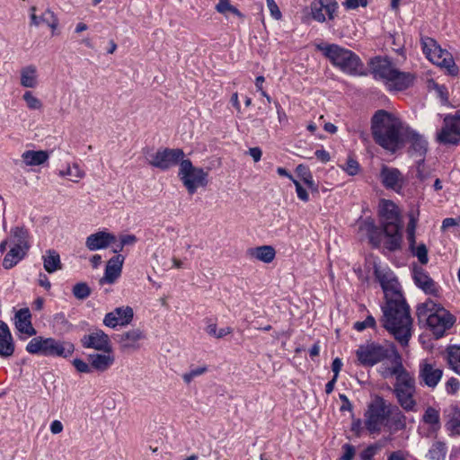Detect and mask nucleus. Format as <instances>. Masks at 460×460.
I'll return each mask as SVG.
<instances>
[{
  "label": "nucleus",
  "instance_id": "obj_44",
  "mask_svg": "<svg viewBox=\"0 0 460 460\" xmlns=\"http://www.w3.org/2000/svg\"><path fill=\"white\" fill-rule=\"evenodd\" d=\"M447 362L451 368L460 375V347L453 346L447 349Z\"/></svg>",
  "mask_w": 460,
  "mask_h": 460
},
{
  "label": "nucleus",
  "instance_id": "obj_33",
  "mask_svg": "<svg viewBox=\"0 0 460 460\" xmlns=\"http://www.w3.org/2000/svg\"><path fill=\"white\" fill-rule=\"evenodd\" d=\"M407 140L410 144V152L412 155L423 157L428 149L427 140L415 131L407 132Z\"/></svg>",
  "mask_w": 460,
  "mask_h": 460
},
{
  "label": "nucleus",
  "instance_id": "obj_7",
  "mask_svg": "<svg viewBox=\"0 0 460 460\" xmlns=\"http://www.w3.org/2000/svg\"><path fill=\"white\" fill-rule=\"evenodd\" d=\"M421 46L423 53L432 63L446 68L451 75H458L459 69L452 55L447 50L441 49L434 39L422 37Z\"/></svg>",
  "mask_w": 460,
  "mask_h": 460
},
{
  "label": "nucleus",
  "instance_id": "obj_61",
  "mask_svg": "<svg viewBox=\"0 0 460 460\" xmlns=\"http://www.w3.org/2000/svg\"><path fill=\"white\" fill-rule=\"evenodd\" d=\"M344 453L341 457V460H352L355 455V448L349 444H345L342 447Z\"/></svg>",
  "mask_w": 460,
  "mask_h": 460
},
{
  "label": "nucleus",
  "instance_id": "obj_18",
  "mask_svg": "<svg viewBox=\"0 0 460 460\" xmlns=\"http://www.w3.org/2000/svg\"><path fill=\"white\" fill-rule=\"evenodd\" d=\"M379 215L383 228L390 226V225L401 226L399 210L393 201L382 199L379 204Z\"/></svg>",
  "mask_w": 460,
  "mask_h": 460
},
{
  "label": "nucleus",
  "instance_id": "obj_22",
  "mask_svg": "<svg viewBox=\"0 0 460 460\" xmlns=\"http://www.w3.org/2000/svg\"><path fill=\"white\" fill-rule=\"evenodd\" d=\"M117 237L108 231H99L87 236L85 246L90 251H97L115 243Z\"/></svg>",
  "mask_w": 460,
  "mask_h": 460
},
{
  "label": "nucleus",
  "instance_id": "obj_63",
  "mask_svg": "<svg viewBox=\"0 0 460 460\" xmlns=\"http://www.w3.org/2000/svg\"><path fill=\"white\" fill-rule=\"evenodd\" d=\"M446 389L449 394H455L459 389V382L457 379L452 377L447 380Z\"/></svg>",
  "mask_w": 460,
  "mask_h": 460
},
{
  "label": "nucleus",
  "instance_id": "obj_1",
  "mask_svg": "<svg viewBox=\"0 0 460 460\" xmlns=\"http://www.w3.org/2000/svg\"><path fill=\"white\" fill-rule=\"evenodd\" d=\"M383 326L394 335L402 346H406L411 337L412 318L410 307L402 294H395L394 297L386 299L382 307Z\"/></svg>",
  "mask_w": 460,
  "mask_h": 460
},
{
  "label": "nucleus",
  "instance_id": "obj_41",
  "mask_svg": "<svg viewBox=\"0 0 460 460\" xmlns=\"http://www.w3.org/2000/svg\"><path fill=\"white\" fill-rule=\"evenodd\" d=\"M447 446L444 442L436 441L429 448L427 457L429 460H445L447 456Z\"/></svg>",
  "mask_w": 460,
  "mask_h": 460
},
{
  "label": "nucleus",
  "instance_id": "obj_51",
  "mask_svg": "<svg viewBox=\"0 0 460 460\" xmlns=\"http://www.w3.org/2000/svg\"><path fill=\"white\" fill-rule=\"evenodd\" d=\"M417 178L424 182L426 181L428 179L430 178L431 176V171L428 168H426L425 164H424V160L423 158H420L418 162H417Z\"/></svg>",
  "mask_w": 460,
  "mask_h": 460
},
{
  "label": "nucleus",
  "instance_id": "obj_14",
  "mask_svg": "<svg viewBox=\"0 0 460 460\" xmlns=\"http://www.w3.org/2000/svg\"><path fill=\"white\" fill-rule=\"evenodd\" d=\"M134 317L132 307L119 306L110 313H107L103 318V324L107 327L115 329L117 326H127L130 324Z\"/></svg>",
  "mask_w": 460,
  "mask_h": 460
},
{
  "label": "nucleus",
  "instance_id": "obj_40",
  "mask_svg": "<svg viewBox=\"0 0 460 460\" xmlns=\"http://www.w3.org/2000/svg\"><path fill=\"white\" fill-rule=\"evenodd\" d=\"M447 429L451 435L460 436V408L452 407L446 423Z\"/></svg>",
  "mask_w": 460,
  "mask_h": 460
},
{
  "label": "nucleus",
  "instance_id": "obj_56",
  "mask_svg": "<svg viewBox=\"0 0 460 460\" xmlns=\"http://www.w3.org/2000/svg\"><path fill=\"white\" fill-rule=\"evenodd\" d=\"M292 182L296 187L297 198L304 202H307L309 200V194L306 191V190L301 185V183L297 180L295 179L293 180Z\"/></svg>",
  "mask_w": 460,
  "mask_h": 460
},
{
  "label": "nucleus",
  "instance_id": "obj_36",
  "mask_svg": "<svg viewBox=\"0 0 460 460\" xmlns=\"http://www.w3.org/2000/svg\"><path fill=\"white\" fill-rule=\"evenodd\" d=\"M49 338L41 336L32 338L26 346V351L30 354H38L48 357Z\"/></svg>",
  "mask_w": 460,
  "mask_h": 460
},
{
  "label": "nucleus",
  "instance_id": "obj_23",
  "mask_svg": "<svg viewBox=\"0 0 460 460\" xmlns=\"http://www.w3.org/2000/svg\"><path fill=\"white\" fill-rule=\"evenodd\" d=\"M385 85L389 91H403L413 84L415 76L408 72H402L395 68Z\"/></svg>",
  "mask_w": 460,
  "mask_h": 460
},
{
  "label": "nucleus",
  "instance_id": "obj_27",
  "mask_svg": "<svg viewBox=\"0 0 460 460\" xmlns=\"http://www.w3.org/2000/svg\"><path fill=\"white\" fill-rule=\"evenodd\" d=\"M413 279L415 284L425 293L438 295V288L434 280L421 268H416L413 271Z\"/></svg>",
  "mask_w": 460,
  "mask_h": 460
},
{
  "label": "nucleus",
  "instance_id": "obj_11",
  "mask_svg": "<svg viewBox=\"0 0 460 460\" xmlns=\"http://www.w3.org/2000/svg\"><path fill=\"white\" fill-rule=\"evenodd\" d=\"M185 154L181 148H161L158 149L148 161L153 167L166 171L184 161Z\"/></svg>",
  "mask_w": 460,
  "mask_h": 460
},
{
  "label": "nucleus",
  "instance_id": "obj_62",
  "mask_svg": "<svg viewBox=\"0 0 460 460\" xmlns=\"http://www.w3.org/2000/svg\"><path fill=\"white\" fill-rule=\"evenodd\" d=\"M376 452V448L373 446H369L360 453L359 458L363 460H371L375 456Z\"/></svg>",
  "mask_w": 460,
  "mask_h": 460
},
{
  "label": "nucleus",
  "instance_id": "obj_53",
  "mask_svg": "<svg viewBox=\"0 0 460 460\" xmlns=\"http://www.w3.org/2000/svg\"><path fill=\"white\" fill-rule=\"evenodd\" d=\"M44 23H46L51 29L52 35H54L58 26V19L56 14L49 9L46 10Z\"/></svg>",
  "mask_w": 460,
  "mask_h": 460
},
{
  "label": "nucleus",
  "instance_id": "obj_31",
  "mask_svg": "<svg viewBox=\"0 0 460 460\" xmlns=\"http://www.w3.org/2000/svg\"><path fill=\"white\" fill-rule=\"evenodd\" d=\"M359 231L367 236L369 243L374 247L380 246L384 231L383 229L381 230L376 227L372 220L366 219L361 222L359 225Z\"/></svg>",
  "mask_w": 460,
  "mask_h": 460
},
{
  "label": "nucleus",
  "instance_id": "obj_59",
  "mask_svg": "<svg viewBox=\"0 0 460 460\" xmlns=\"http://www.w3.org/2000/svg\"><path fill=\"white\" fill-rule=\"evenodd\" d=\"M267 1V6L270 12L271 16L276 19L279 20L281 18V12L276 4L274 0H266Z\"/></svg>",
  "mask_w": 460,
  "mask_h": 460
},
{
  "label": "nucleus",
  "instance_id": "obj_12",
  "mask_svg": "<svg viewBox=\"0 0 460 460\" xmlns=\"http://www.w3.org/2000/svg\"><path fill=\"white\" fill-rule=\"evenodd\" d=\"M379 180L385 189L397 193H400L405 185V179L402 172L397 168L385 164H383L380 169Z\"/></svg>",
  "mask_w": 460,
  "mask_h": 460
},
{
  "label": "nucleus",
  "instance_id": "obj_20",
  "mask_svg": "<svg viewBox=\"0 0 460 460\" xmlns=\"http://www.w3.org/2000/svg\"><path fill=\"white\" fill-rule=\"evenodd\" d=\"M337 8L338 4L336 1L325 3L323 0H316L312 2L310 5L313 19L319 22H323L326 20L324 12L328 18L332 20Z\"/></svg>",
  "mask_w": 460,
  "mask_h": 460
},
{
  "label": "nucleus",
  "instance_id": "obj_21",
  "mask_svg": "<svg viewBox=\"0 0 460 460\" xmlns=\"http://www.w3.org/2000/svg\"><path fill=\"white\" fill-rule=\"evenodd\" d=\"M88 361L93 369L98 372H105L115 363L113 349L102 350V353L89 354Z\"/></svg>",
  "mask_w": 460,
  "mask_h": 460
},
{
  "label": "nucleus",
  "instance_id": "obj_58",
  "mask_svg": "<svg viewBox=\"0 0 460 460\" xmlns=\"http://www.w3.org/2000/svg\"><path fill=\"white\" fill-rule=\"evenodd\" d=\"M30 11H31V15H30V18H31V25H33V26H39L40 23H44V18H45V15H46V11L42 13V15L40 16H38L35 12H36V7L35 6H31L30 8Z\"/></svg>",
  "mask_w": 460,
  "mask_h": 460
},
{
  "label": "nucleus",
  "instance_id": "obj_50",
  "mask_svg": "<svg viewBox=\"0 0 460 460\" xmlns=\"http://www.w3.org/2000/svg\"><path fill=\"white\" fill-rule=\"evenodd\" d=\"M341 167L350 176L357 175L360 170L359 164L352 157H348L346 164Z\"/></svg>",
  "mask_w": 460,
  "mask_h": 460
},
{
  "label": "nucleus",
  "instance_id": "obj_49",
  "mask_svg": "<svg viewBox=\"0 0 460 460\" xmlns=\"http://www.w3.org/2000/svg\"><path fill=\"white\" fill-rule=\"evenodd\" d=\"M216 10L222 14H226V13H232L233 14L243 17V14L240 13V11L232 5L229 2V0H219L218 4L216 5Z\"/></svg>",
  "mask_w": 460,
  "mask_h": 460
},
{
  "label": "nucleus",
  "instance_id": "obj_8",
  "mask_svg": "<svg viewBox=\"0 0 460 460\" xmlns=\"http://www.w3.org/2000/svg\"><path fill=\"white\" fill-rule=\"evenodd\" d=\"M178 177L190 195L194 194L198 188L206 187L208 183V172L203 168L194 166L187 158L180 164Z\"/></svg>",
  "mask_w": 460,
  "mask_h": 460
},
{
  "label": "nucleus",
  "instance_id": "obj_52",
  "mask_svg": "<svg viewBox=\"0 0 460 460\" xmlns=\"http://www.w3.org/2000/svg\"><path fill=\"white\" fill-rule=\"evenodd\" d=\"M414 256H416L419 261L421 264H427L428 258V250L424 243L419 244L417 247H414V251H411Z\"/></svg>",
  "mask_w": 460,
  "mask_h": 460
},
{
  "label": "nucleus",
  "instance_id": "obj_42",
  "mask_svg": "<svg viewBox=\"0 0 460 460\" xmlns=\"http://www.w3.org/2000/svg\"><path fill=\"white\" fill-rule=\"evenodd\" d=\"M296 172L311 190L317 191L318 186L315 184L311 172L305 165H297L296 168Z\"/></svg>",
  "mask_w": 460,
  "mask_h": 460
},
{
  "label": "nucleus",
  "instance_id": "obj_30",
  "mask_svg": "<svg viewBox=\"0 0 460 460\" xmlns=\"http://www.w3.org/2000/svg\"><path fill=\"white\" fill-rule=\"evenodd\" d=\"M31 315L29 308H22L15 314V327L17 330L28 336L36 334V330L31 324Z\"/></svg>",
  "mask_w": 460,
  "mask_h": 460
},
{
  "label": "nucleus",
  "instance_id": "obj_46",
  "mask_svg": "<svg viewBox=\"0 0 460 460\" xmlns=\"http://www.w3.org/2000/svg\"><path fill=\"white\" fill-rule=\"evenodd\" d=\"M22 100L25 102L26 106L31 111H40L43 108L42 102L36 97L32 92L26 91L22 95Z\"/></svg>",
  "mask_w": 460,
  "mask_h": 460
},
{
  "label": "nucleus",
  "instance_id": "obj_54",
  "mask_svg": "<svg viewBox=\"0 0 460 460\" xmlns=\"http://www.w3.org/2000/svg\"><path fill=\"white\" fill-rule=\"evenodd\" d=\"M208 371L207 367H199L195 369H191L190 372L182 375V379L186 384H190L195 377L203 375Z\"/></svg>",
  "mask_w": 460,
  "mask_h": 460
},
{
  "label": "nucleus",
  "instance_id": "obj_3",
  "mask_svg": "<svg viewBox=\"0 0 460 460\" xmlns=\"http://www.w3.org/2000/svg\"><path fill=\"white\" fill-rule=\"evenodd\" d=\"M372 135L375 141L389 151L394 152L402 141V121L392 113L377 111L372 118Z\"/></svg>",
  "mask_w": 460,
  "mask_h": 460
},
{
  "label": "nucleus",
  "instance_id": "obj_38",
  "mask_svg": "<svg viewBox=\"0 0 460 460\" xmlns=\"http://www.w3.org/2000/svg\"><path fill=\"white\" fill-rule=\"evenodd\" d=\"M28 249L17 245H13L4 258V268L9 270L15 266L21 260L23 259Z\"/></svg>",
  "mask_w": 460,
  "mask_h": 460
},
{
  "label": "nucleus",
  "instance_id": "obj_2",
  "mask_svg": "<svg viewBox=\"0 0 460 460\" xmlns=\"http://www.w3.org/2000/svg\"><path fill=\"white\" fill-rule=\"evenodd\" d=\"M383 377L394 376L393 393L397 399L399 405L406 411H416L417 402L414 398L416 393V381L414 375L410 373L402 365V360L390 367H381Z\"/></svg>",
  "mask_w": 460,
  "mask_h": 460
},
{
  "label": "nucleus",
  "instance_id": "obj_5",
  "mask_svg": "<svg viewBox=\"0 0 460 460\" xmlns=\"http://www.w3.org/2000/svg\"><path fill=\"white\" fill-rule=\"evenodd\" d=\"M416 313L420 321L426 320L429 328L437 339L441 338L446 331L455 323V317L431 299L419 305Z\"/></svg>",
  "mask_w": 460,
  "mask_h": 460
},
{
  "label": "nucleus",
  "instance_id": "obj_25",
  "mask_svg": "<svg viewBox=\"0 0 460 460\" xmlns=\"http://www.w3.org/2000/svg\"><path fill=\"white\" fill-rule=\"evenodd\" d=\"M407 418L398 406L389 402L385 426L391 432H397L406 429Z\"/></svg>",
  "mask_w": 460,
  "mask_h": 460
},
{
  "label": "nucleus",
  "instance_id": "obj_57",
  "mask_svg": "<svg viewBox=\"0 0 460 460\" xmlns=\"http://www.w3.org/2000/svg\"><path fill=\"white\" fill-rule=\"evenodd\" d=\"M73 366L80 373H90L93 369L90 363H86L83 359H80V358L74 359Z\"/></svg>",
  "mask_w": 460,
  "mask_h": 460
},
{
  "label": "nucleus",
  "instance_id": "obj_35",
  "mask_svg": "<svg viewBox=\"0 0 460 460\" xmlns=\"http://www.w3.org/2000/svg\"><path fill=\"white\" fill-rule=\"evenodd\" d=\"M29 232L24 226H14L10 231V243L25 249H29Z\"/></svg>",
  "mask_w": 460,
  "mask_h": 460
},
{
  "label": "nucleus",
  "instance_id": "obj_34",
  "mask_svg": "<svg viewBox=\"0 0 460 460\" xmlns=\"http://www.w3.org/2000/svg\"><path fill=\"white\" fill-rule=\"evenodd\" d=\"M247 254L261 262L270 263L276 257V251L271 245H261L248 249Z\"/></svg>",
  "mask_w": 460,
  "mask_h": 460
},
{
  "label": "nucleus",
  "instance_id": "obj_47",
  "mask_svg": "<svg viewBox=\"0 0 460 460\" xmlns=\"http://www.w3.org/2000/svg\"><path fill=\"white\" fill-rule=\"evenodd\" d=\"M205 331L209 336L217 339L224 338L225 336L233 332V329L231 327L217 329V324L214 323H209L207 325Z\"/></svg>",
  "mask_w": 460,
  "mask_h": 460
},
{
  "label": "nucleus",
  "instance_id": "obj_24",
  "mask_svg": "<svg viewBox=\"0 0 460 460\" xmlns=\"http://www.w3.org/2000/svg\"><path fill=\"white\" fill-rule=\"evenodd\" d=\"M371 70L376 79H380L385 84L394 71L395 66L386 58L376 57L370 61Z\"/></svg>",
  "mask_w": 460,
  "mask_h": 460
},
{
  "label": "nucleus",
  "instance_id": "obj_26",
  "mask_svg": "<svg viewBox=\"0 0 460 460\" xmlns=\"http://www.w3.org/2000/svg\"><path fill=\"white\" fill-rule=\"evenodd\" d=\"M75 351V346L70 341L49 338L48 357L68 358Z\"/></svg>",
  "mask_w": 460,
  "mask_h": 460
},
{
  "label": "nucleus",
  "instance_id": "obj_28",
  "mask_svg": "<svg viewBox=\"0 0 460 460\" xmlns=\"http://www.w3.org/2000/svg\"><path fill=\"white\" fill-rule=\"evenodd\" d=\"M14 352V343L8 325L0 320V357L9 358Z\"/></svg>",
  "mask_w": 460,
  "mask_h": 460
},
{
  "label": "nucleus",
  "instance_id": "obj_4",
  "mask_svg": "<svg viewBox=\"0 0 460 460\" xmlns=\"http://www.w3.org/2000/svg\"><path fill=\"white\" fill-rule=\"evenodd\" d=\"M316 49L329 59L332 66L350 75L364 74V64L359 57L351 50L337 44L320 43Z\"/></svg>",
  "mask_w": 460,
  "mask_h": 460
},
{
  "label": "nucleus",
  "instance_id": "obj_15",
  "mask_svg": "<svg viewBox=\"0 0 460 460\" xmlns=\"http://www.w3.org/2000/svg\"><path fill=\"white\" fill-rule=\"evenodd\" d=\"M146 338V333L140 328H134L119 335V347L122 352H132L138 350L141 341Z\"/></svg>",
  "mask_w": 460,
  "mask_h": 460
},
{
  "label": "nucleus",
  "instance_id": "obj_10",
  "mask_svg": "<svg viewBox=\"0 0 460 460\" xmlns=\"http://www.w3.org/2000/svg\"><path fill=\"white\" fill-rule=\"evenodd\" d=\"M437 142L456 146L460 143V111L444 118L443 127L437 132Z\"/></svg>",
  "mask_w": 460,
  "mask_h": 460
},
{
  "label": "nucleus",
  "instance_id": "obj_37",
  "mask_svg": "<svg viewBox=\"0 0 460 460\" xmlns=\"http://www.w3.org/2000/svg\"><path fill=\"white\" fill-rule=\"evenodd\" d=\"M49 155L44 150H28L22 153V158L28 166H36L43 164L49 160Z\"/></svg>",
  "mask_w": 460,
  "mask_h": 460
},
{
  "label": "nucleus",
  "instance_id": "obj_13",
  "mask_svg": "<svg viewBox=\"0 0 460 460\" xmlns=\"http://www.w3.org/2000/svg\"><path fill=\"white\" fill-rule=\"evenodd\" d=\"M375 276L378 279L385 299L394 297L395 294H401L399 291V283L394 274V272L387 268H381L375 266Z\"/></svg>",
  "mask_w": 460,
  "mask_h": 460
},
{
  "label": "nucleus",
  "instance_id": "obj_43",
  "mask_svg": "<svg viewBox=\"0 0 460 460\" xmlns=\"http://www.w3.org/2000/svg\"><path fill=\"white\" fill-rule=\"evenodd\" d=\"M422 421L434 429L440 428L439 411L433 407H428L422 416Z\"/></svg>",
  "mask_w": 460,
  "mask_h": 460
},
{
  "label": "nucleus",
  "instance_id": "obj_48",
  "mask_svg": "<svg viewBox=\"0 0 460 460\" xmlns=\"http://www.w3.org/2000/svg\"><path fill=\"white\" fill-rule=\"evenodd\" d=\"M73 295L79 300H84L91 295V288L85 282L76 283L72 289Z\"/></svg>",
  "mask_w": 460,
  "mask_h": 460
},
{
  "label": "nucleus",
  "instance_id": "obj_39",
  "mask_svg": "<svg viewBox=\"0 0 460 460\" xmlns=\"http://www.w3.org/2000/svg\"><path fill=\"white\" fill-rule=\"evenodd\" d=\"M43 266L45 270L49 273L61 270L62 263L58 252L55 250L46 251L45 255H43Z\"/></svg>",
  "mask_w": 460,
  "mask_h": 460
},
{
  "label": "nucleus",
  "instance_id": "obj_55",
  "mask_svg": "<svg viewBox=\"0 0 460 460\" xmlns=\"http://www.w3.org/2000/svg\"><path fill=\"white\" fill-rule=\"evenodd\" d=\"M376 325V320L372 315H368L364 321L362 322H356L354 323V329H356L358 332L364 331L367 327H375Z\"/></svg>",
  "mask_w": 460,
  "mask_h": 460
},
{
  "label": "nucleus",
  "instance_id": "obj_60",
  "mask_svg": "<svg viewBox=\"0 0 460 460\" xmlns=\"http://www.w3.org/2000/svg\"><path fill=\"white\" fill-rule=\"evenodd\" d=\"M119 241L124 247L133 246L137 242V238L135 234H122L119 236Z\"/></svg>",
  "mask_w": 460,
  "mask_h": 460
},
{
  "label": "nucleus",
  "instance_id": "obj_29",
  "mask_svg": "<svg viewBox=\"0 0 460 460\" xmlns=\"http://www.w3.org/2000/svg\"><path fill=\"white\" fill-rule=\"evenodd\" d=\"M401 226H385L383 228L385 236V248L389 252H395L401 249L402 235L401 233Z\"/></svg>",
  "mask_w": 460,
  "mask_h": 460
},
{
  "label": "nucleus",
  "instance_id": "obj_19",
  "mask_svg": "<svg viewBox=\"0 0 460 460\" xmlns=\"http://www.w3.org/2000/svg\"><path fill=\"white\" fill-rule=\"evenodd\" d=\"M124 260L123 255L117 254L108 261L104 275L99 280L100 285L115 283L121 275Z\"/></svg>",
  "mask_w": 460,
  "mask_h": 460
},
{
  "label": "nucleus",
  "instance_id": "obj_32",
  "mask_svg": "<svg viewBox=\"0 0 460 460\" xmlns=\"http://www.w3.org/2000/svg\"><path fill=\"white\" fill-rule=\"evenodd\" d=\"M20 84L24 88H36L39 84V73L35 65H27L20 69Z\"/></svg>",
  "mask_w": 460,
  "mask_h": 460
},
{
  "label": "nucleus",
  "instance_id": "obj_45",
  "mask_svg": "<svg viewBox=\"0 0 460 460\" xmlns=\"http://www.w3.org/2000/svg\"><path fill=\"white\" fill-rule=\"evenodd\" d=\"M58 174L62 177L69 176L70 180L74 182H78L85 175L84 172L77 164L67 166L66 170L60 171Z\"/></svg>",
  "mask_w": 460,
  "mask_h": 460
},
{
  "label": "nucleus",
  "instance_id": "obj_6",
  "mask_svg": "<svg viewBox=\"0 0 460 460\" xmlns=\"http://www.w3.org/2000/svg\"><path fill=\"white\" fill-rule=\"evenodd\" d=\"M356 357L358 364L363 367H373L385 360H390L392 366H395L402 361L401 355L392 343L367 342L362 344L356 350Z\"/></svg>",
  "mask_w": 460,
  "mask_h": 460
},
{
  "label": "nucleus",
  "instance_id": "obj_17",
  "mask_svg": "<svg viewBox=\"0 0 460 460\" xmlns=\"http://www.w3.org/2000/svg\"><path fill=\"white\" fill-rule=\"evenodd\" d=\"M443 376V370L436 364L426 360L420 362L419 369L420 380L428 387L434 388L438 385Z\"/></svg>",
  "mask_w": 460,
  "mask_h": 460
},
{
  "label": "nucleus",
  "instance_id": "obj_16",
  "mask_svg": "<svg viewBox=\"0 0 460 460\" xmlns=\"http://www.w3.org/2000/svg\"><path fill=\"white\" fill-rule=\"evenodd\" d=\"M82 346L98 351L112 349L111 339L102 330L96 329L85 334L81 339Z\"/></svg>",
  "mask_w": 460,
  "mask_h": 460
},
{
  "label": "nucleus",
  "instance_id": "obj_64",
  "mask_svg": "<svg viewBox=\"0 0 460 460\" xmlns=\"http://www.w3.org/2000/svg\"><path fill=\"white\" fill-rule=\"evenodd\" d=\"M367 4V0H346L344 2V5L348 9H356L359 5L366 6Z\"/></svg>",
  "mask_w": 460,
  "mask_h": 460
},
{
  "label": "nucleus",
  "instance_id": "obj_9",
  "mask_svg": "<svg viewBox=\"0 0 460 460\" xmlns=\"http://www.w3.org/2000/svg\"><path fill=\"white\" fill-rule=\"evenodd\" d=\"M389 402L381 396H375L365 413V427L372 434L379 433L386 421Z\"/></svg>",
  "mask_w": 460,
  "mask_h": 460
}]
</instances>
